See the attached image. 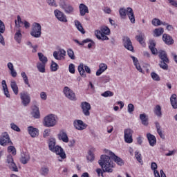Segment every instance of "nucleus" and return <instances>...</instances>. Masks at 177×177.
I'll list each match as a JSON object with an SVG mask.
<instances>
[{
    "mask_svg": "<svg viewBox=\"0 0 177 177\" xmlns=\"http://www.w3.org/2000/svg\"><path fill=\"white\" fill-rule=\"evenodd\" d=\"M99 164L102 168L104 172H113V168L115 167V164L112 162L110 156L107 155H102Z\"/></svg>",
    "mask_w": 177,
    "mask_h": 177,
    "instance_id": "obj_1",
    "label": "nucleus"
},
{
    "mask_svg": "<svg viewBox=\"0 0 177 177\" xmlns=\"http://www.w3.org/2000/svg\"><path fill=\"white\" fill-rule=\"evenodd\" d=\"M59 122V118L55 114H48L44 117L43 120V125L46 128H53V127H56L57 122Z\"/></svg>",
    "mask_w": 177,
    "mask_h": 177,
    "instance_id": "obj_2",
    "label": "nucleus"
},
{
    "mask_svg": "<svg viewBox=\"0 0 177 177\" xmlns=\"http://www.w3.org/2000/svg\"><path fill=\"white\" fill-rule=\"evenodd\" d=\"M95 35L97 39L109 41V37H107V35H110V28L107 26H102L100 28V30H95Z\"/></svg>",
    "mask_w": 177,
    "mask_h": 177,
    "instance_id": "obj_3",
    "label": "nucleus"
},
{
    "mask_svg": "<svg viewBox=\"0 0 177 177\" xmlns=\"http://www.w3.org/2000/svg\"><path fill=\"white\" fill-rule=\"evenodd\" d=\"M119 13L122 19H125L127 15L131 23L133 24H135V14L133 13V10L131 8L129 7L127 10L125 8H120Z\"/></svg>",
    "mask_w": 177,
    "mask_h": 177,
    "instance_id": "obj_4",
    "label": "nucleus"
},
{
    "mask_svg": "<svg viewBox=\"0 0 177 177\" xmlns=\"http://www.w3.org/2000/svg\"><path fill=\"white\" fill-rule=\"evenodd\" d=\"M159 57L162 60L160 64V66L161 67V68H163V70H167L168 65L167 64V63H169V59L167 56V53H165V51L160 50L159 52Z\"/></svg>",
    "mask_w": 177,
    "mask_h": 177,
    "instance_id": "obj_5",
    "label": "nucleus"
},
{
    "mask_svg": "<svg viewBox=\"0 0 177 177\" xmlns=\"http://www.w3.org/2000/svg\"><path fill=\"white\" fill-rule=\"evenodd\" d=\"M41 24L35 22L32 25V30L30 31V35L34 38H40L41 37Z\"/></svg>",
    "mask_w": 177,
    "mask_h": 177,
    "instance_id": "obj_6",
    "label": "nucleus"
},
{
    "mask_svg": "<svg viewBox=\"0 0 177 177\" xmlns=\"http://www.w3.org/2000/svg\"><path fill=\"white\" fill-rule=\"evenodd\" d=\"M105 153H106L107 156H109L111 159L113 160L116 164H118V165H120V167L124 165V160L121 159V158L115 156V154H114V153H113L111 151L105 150Z\"/></svg>",
    "mask_w": 177,
    "mask_h": 177,
    "instance_id": "obj_7",
    "label": "nucleus"
},
{
    "mask_svg": "<svg viewBox=\"0 0 177 177\" xmlns=\"http://www.w3.org/2000/svg\"><path fill=\"white\" fill-rule=\"evenodd\" d=\"M53 55L56 60H64L66 51L63 48H59L58 51H54Z\"/></svg>",
    "mask_w": 177,
    "mask_h": 177,
    "instance_id": "obj_8",
    "label": "nucleus"
},
{
    "mask_svg": "<svg viewBox=\"0 0 177 177\" xmlns=\"http://www.w3.org/2000/svg\"><path fill=\"white\" fill-rule=\"evenodd\" d=\"M57 138L59 140H62L64 143H68L69 142L68 134H67V131L64 129L59 131L57 134Z\"/></svg>",
    "mask_w": 177,
    "mask_h": 177,
    "instance_id": "obj_9",
    "label": "nucleus"
},
{
    "mask_svg": "<svg viewBox=\"0 0 177 177\" xmlns=\"http://www.w3.org/2000/svg\"><path fill=\"white\" fill-rule=\"evenodd\" d=\"M53 153H55L57 156H59V158H58V160L59 161H63V160L66 158V153L60 146H56L55 149L53 150Z\"/></svg>",
    "mask_w": 177,
    "mask_h": 177,
    "instance_id": "obj_10",
    "label": "nucleus"
},
{
    "mask_svg": "<svg viewBox=\"0 0 177 177\" xmlns=\"http://www.w3.org/2000/svg\"><path fill=\"white\" fill-rule=\"evenodd\" d=\"M20 97L21 100V103L24 106H27L30 104L31 102V97H30V94L27 92H23L20 93Z\"/></svg>",
    "mask_w": 177,
    "mask_h": 177,
    "instance_id": "obj_11",
    "label": "nucleus"
},
{
    "mask_svg": "<svg viewBox=\"0 0 177 177\" xmlns=\"http://www.w3.org/2000/svg\"><path fill=\"white\" fill-rule=\"evenodd\" d=\"M0 145L1 146H8V145H12V141L9 138L8 133H3L0 138Z\"/></svg>",
    "mask_w": 177,
    "mask_h": 177,
    "instance_id": "obj_12",
    "label": "nucleus"
},
{
    "mask_svg": "<svg viewBox=\"0 0 177 177\" xmlns=\"http://www.w3.org/2000/svg\"><path fill=\"white\" fill-rule=\"evenodd\" d=\"M132 135H133V130L131 129L124 130V142H126V143H132V142H133Z\"/></svg>",
    "mask_w": 177,
    "mask_h": 177,
    "instance_id": "obj_13",
    "label": "nucleus"
},
{
    "mask_svg": "<svg viewBox=\"0 0 177 177\" xmlns=\"http://www.w3.org/2000/svg\"><path fill=\"white\" fill-rule=\"evenodd\" d=\"M78 71L81 77H86L85 71L88 74H91V68L89 66H84V64H80L78 66Z\"/></svg>",
    "mask_w": 177,
    "mask_h": 177,
    "instance_id": "obj_14",
    "label": "nucleus"
},
{
    "mask_svg": "<svg viewBox=\"0 0 177 177\" xmlns=\"http://www.w3.org/2000/svg\"><path fill=\"white\" fill-rule=\"evenodd\" d=\"M63 92L66 97H68V99H70V100H75V93H74V91L70 89V88L65 86Z\"/></svg>",
    "mask_w": 177,
    "mask_h": 177,
    "instance_id": "obj_15",
    "label": "nucleus"
},
{
    "mask_svg": "<svg viewBox=\"0 0 177 177\" xmlns=\"http://www.w3.org/2000/svg\"><path fill=\"white\" fill-rule=\"evenodd\" d=\"M15 26L18 27H23L24 26L25 28H30V23L26 20L22 21L20 15H18L17 19H15Z\"/></svg>",
    "mask_w": 177,
    "mask_h": 177,
    "instance_id": "obj_16",
    "label": "nucleus"
},
{
    "mask_svg": "<svg viewBox=\"0 0 177 177\" xmlns=\"http://www.w3.org/2000/svg\"><path fill=\"white\" fill-rule=\"evenodd\" d=\"M73 125L75 128L77 129V131H84V129H86V127H88L86 124L84 123L82 120H75Z\"/></svg>",
    "mask_w": 177,
    "mask_h": 177,
    "instance_id": "obj_17",
    "label": "nucleus"
},
{
    "mask_svg": "<svg viewBox=\"0 0 177 177\" xmlns=\"http://www.w3.org/2000/svg\"><path fill=\"white\" fill-rule=\"evenodd\" d=\"M60 8L64 9L66 13H71L73 12L74 8L70 4L66 3L64 1H61L59 3Z\"/></svg>",
    "mask_w": 177,
    "mask_h": 177,
    "instance_id": "obj_18",
    "label": "nucleus"
},
{
    "mask_svg": "<svg viewBox=\"0 0 177 177\" xmlns=\"http://www.w3.org/2000/svg\"><path fill=\"white\" fill-rule=\"evenodd\" d=\"M7 164L9 168L15 172H17V171H19V169H17V166H16V164L15 163V162H13V157H12V156H8Z\"/></svg>",
    "mask_w": 177,
    "mask_h": 177,
    "instance_id": "obj_19",
    "label": "nucleus"
},
{
    "mask_svg": "<svg viewBox=\"0 0 177 177\" xmlns=\"http://www.w3.org/2000/svg\"><path fill=\"white\" fill-rule=\"evenodd\" d=\"M81 106H82V110L84 115H86V116L90 115L91 113L89 112V111L91 110V104L86 102H84L82 103Z\"/></svg>",
    "mask_w": 177,
    "mask_h": 177,
    "instance_id": "obj_20",
    "label": "nucleus"
},
{
    "mask_svg": "<svg viewBox=\"0 0 177 177\" xmlns=\"http://www.w3.org/2000/svg\"><path fill=\"white\" fill-rule=\"evenodd\" d=\"M28 132L31 138H37L39 135V130L32 126L28 127Z\"/></svg>",
    "mask_w": 177,
    "mask_h": 177,
    "instance_id": "obj_21",
    "label": "nucleus"
},
{
    "mask_svg": "<svg viewBox=\"0 0 177 177\" xmlns=\"http://www.w3.org/2000/svg\"><path fill=\"white\" fill-rule=\"evenodd\" d=\"M54 13L55 16L59 20V21H62V23H67V18L66 17V15L63 14V12L58 10H55Z\"/></svg>",
    "mask_w": 177,
    "mask_h": 177,
    "instance_id": "obj_22",
    "label": "nucleus"
},
{
    "mask_svg": "<svg viewBox=\"0 0 177 177\" xmlns=\"http://www.w3.org/2000/svg\"><path fill=\"white\" fill-rule=\"evenodd\" d=\"M20 161L22 164H27L30 161V153L28 151H22L21 153Z\"/></svg>",
    "mask_w": 177,
    "mask_h": 177,
    "instance_id": "obj_23",
    "label": "nucleus"
},
{
    "mask_svg": "<svg viewBox=\"0 0 177 177\" xmlns=\"http://www.w3.org/2000/svg\"><path fill=\"white\" fill-rule=\"evenodd\" d=\"M123 44L124 45V47L126 49H128V50H133V46H132V42H131V39H129L128 37H124L123 38Z\"/></svg>",
    "mask_w": 177,
    "mask_h": 177,
    "instance_id": "obj_24",
    "label": "nucleus"
},
{
    "mask_svg": "<svg viewBox=\"0 0 177 177\" xmlns=\"http://www.w3.org/2000/svg\"><path fill=\"white\" fill-rule=\"evenodd\" d=\"M147 138L148 139L150 146H152V147L156 146V143H157V139L156 138V136H153L151 133H147Z\"/></svg>",
    "mask_w": 177,
    "mask_h": 177,
    "instance_id": "obj_25",
    "label": "nucleus"
},
{
    "mask_svg": "<svg viewBox=\"0 0 177 177\" xmlns=\"http://www.w3.org/2000/svg\"><path fill=\"white\" fill-rule=\"evenodd\" d=\"M106 70H107V64H100L99 66V69L96 72L97 77L102 75V74H103Z\"/></svg>",
    "mask_w": 177,
    "mask_h": 177,
    "instance_id": "obj_26",
    "label": "nucleus"
},
{
    "mask_svg": "<svg viewBox=\"0 0 177 177\" xmlns=\"http://www.w3.org/2000/svg\"><path fill=\"white\" fill-rule=\"evenodd\" d=\"M162 40L167 45H172L174 44V39L169 35L164 34L162 35Z\"/></svg>",
    "mask_w": 177,
    "mask_h": 177,
    "instance_id": "obj_27",
    "label": "nucleus"
},
{
    "mask_svg": "<svg viewBox=\"0 0 177 177\" xmlns=\"http://www.w3.org/2000/svg\"><path fill=\"white\" fill-rule=\"evenodd\" d=\"M8 68L10 71V74L13 78H16L17 77V72L15 70V66H13V64L12 62H9L8 64Z\"/></svg>",
    "mask_w": 177,
    "mask_h": 177,
    "instance_id": "obj_28",
    "label": "nucleus"
},
{
    "mask_svg": "<svg viewBox=\"0 0 177 177\" xmlns=\"http://www.w3.org/2000/svg\"><path fill=\"white\" fill-rule=\"evenodd\" d=\"M10 87L12 89L15 95H19V86H17V83H16V81L12 80L10 82Z\"/></svg>",
    "mask_w": 177,
    "mask_h": 177,
    "instance_id": "obj_29",
    "label": "nucleus"
},
{
    "mask_svg": "<svg viewBox=\"0 0 177 177\" xmlns=\"http://www.w3.org/2000/svg\"><path fill=\"white\" fill-rule=\"evenodd\" d=\"M131 58L132 59L133 62V64L136 68V69L138 70V71H140V73H143V70L142 69V67H140V64H139V61L138 60V58L133 56H131Z\"/></svg>",
    "mask_w": 177,
    "mask_h": 177,
    "instance_id": "obj_30",
    "label": "nucleus"
},
{
    "mask_svg": "<svg viewBox=\"0 0 177 177\" xmlns=\"http://www.w3.org/2000/svg\"><path fill=\"white\" fill-rule=\"evenodd\" d=\"M1 85L5 96H6V97H10V94L9 93V90L8 89V85L6 84V81L3 80L1 82Z\"/></svg>",
    "mask_w": 177,
    "mask_h": 177,
    "instance_id": "obj_31",
    "label": "nucleus"
},
{
    "mask_svg": "<svg viewBox=\"0 0 177 177\" xmlns=\"http://www.w3.org/2000/svg\"><path fill=\"white\" fill-rule=\"evenodd\" d=\"M95 153V148H91L89 149V151H88V155L86 156V159L88 160V161H93V160H95V154H93Z\"/></svg>",
    "mask_w": 177,
    "mask_h": 177,
    "instance_id": "obj_32",
    "label": "nucleus"
},
{
    "mask_svg": "<svg viewBox=\"0 0 177 177\" xmlns=\"http://www.w3.org/2000/svg\"><path fill=\"white\" fill-rule=\"evenodd\" d=\"M80 12L81 16H85L86 13H88L89 11L88 10V6H85V4L82 3L80 5Z\"/></svg>",
    "mask_w": 177,
    "mask_h": 177,
    "instance_id": "obj_33",
    "label": "nucleus"
},
{
    "mask_svg": "<svg viewBox=\"0 0 177 177\" xmlns=\"http://www.w3.org/2000/svg\"><path fill=\"white\" fill-rule=\"evenodd\" d=\"M149 48L153 55H157V48H156V42H154V40H149Z\"/></svg>",
    "mask_w": 177,
    "mask_h": 177,
    "instance_id": "obj_34",
    "label": "nucleus"
},
{
    "mask_svg": "<svg viewBox=\"0 0 177 177\" xmlns=\"http://www.w3.org/2000/svg\"><path fill=\"white\" fill-rule=\"evenodd\" d=\"M111 80L110 76L103 75L98 78V82L99 84H107Z\"/></svg>",
    "mask_w": 177,
    "mask_h": 177,
    "instance_id": "obj_35",
    "label": "nucleus"
},
{
    "mask_svg": "<svg viewBox=\"0 0 177 177\" xmlns=\"http://www.w3.org/2000/svg\"><path fill=\"white\" fill-rule=\"evenodd\" d=\"M176 97H177L176 94L171 95V96L170 97L171 104L173 109H177V98Z\"/></svg>",
    "mask_w": 177,
    "mask_h": 177,
    "instance_id": "obj_36",
    "label": "nucleus"
},
{
    "mask_svg": "<svg viewBox=\"0 0 177 177\" xmlns=\"http://www.w3.org/2000/svg\"><path fill=\"white\" fill-rule=\"evenodd\" d=\"M75 26L82 34H85V30L84 29V27H82V24H81V22L78 20L75 21Z\"/></svg>",
    "mask_w": 177,
    "mask_h": 177,
    "instance_id": "obj_37",
    "label": "nucleus"
},
{
    "mask_svg": "<svg viewBox=\"0 0 177 177\" xmlns=\"http://www.w3.org/2000/svg\"><path fill=\"white\" fill-rule=\"evenodd\" d=\"M137 41L142 46H146V43H145V34L140 33L137 36Z\"/></svg>",
    "mask_w": 177,
    "mask_h": 177,
    "instance_id": "obj_38",
    "label": "nucleus"
},
{
    "mask_svg": "<svg viewBox=\"0 0 177 177\" xmlns=\"http://www.w3.org/2000/svg\"><path fill=\"white\" fill-rule=\"evenodd\" d=\"M152 24L153 26H155V27H158V26H167V24L165 22L161 21L160 19L155 18L152 20Z\"/></svg>",
    "mask_w": 177,
    "mask_h": 177,
    "instance_id": "obj_39",
    "label": "nucleus"
},
{
    "mask_svg": "<svg viewBox=\"0 0 177 177\" xmlns=\"http://www.w3.org/2000/svg\"><path fill=\"white\" fill-rule=\"evenodd\" d=\"M48 147L50 151H53L56 148V140L55 139H50L48 142Z\"/></svg>",
    "mask_w": 177,
    "mask_h": 177,
    "instance_id": "obj_40",
    "label": "nucleus"
},
{
    "mask_svg": "<svg viewBox=\"0 0 177 177\" xmlns=\"http://www.w3.org/2000/svg\"><path fill=\"white\" fill-rule=\"evenodd\" d=\"M32 115L34 118H39V109L37 106H33Z\"/></svg>",
    "mask_w": 177,
    "mask_h": 177,
    "instance_id": "obj_41",
    "label": "nucleus"
},
{
    "mask_svg": "<svg viewBox=\"0 0 177 177\" xmlns=\"http://www.w3.org/2000/svg\"><path fill=\"white\" fill-rule=\"evenodd\" d=\"M162 34H164V28H158L153 30L154 37H160Z\"/></svg>",
    "mask_w": 177,
    "mask_h": 177,
    "instance_id": "obj_42",
    "label": "nucleus"
},
{
    "mask_svg": "<svg viewBox=\"0 0 177 177\" xmlns=\"http://www.w3.org/2000/svg\"><path fill=\"white\" fill-rule=\"evenodd\" d=\"M140 118L142 121V124L143 125H148L149 122L147 121V116H146L145 113H142L140 115Z\"/></svg>",
    "mask_w": 177,
    "mask_h": 177,
    "instance_id": "obj_43",
    "label": "nucleus"
},
{
    "mask_svg": "<svg viewBox=\"0 0 177 177\" xmlns=\"http://www.w3.org/2000/svg\"><path fill=\"white\" fill-rule=\"evenodd\" d=\"M153 112L157 117H161V115H162V113H161V106L160 105L156 106Z\"/></svg>",
    "mask_w": 177,
    "mask_h": 177,
    "instance_id": "obj_44",
    "label": "nucleus"
},
{
    "mask_svg": "<svg viewBox=\"0 0 177 177\" xmlns=\"http://www.w3.org/2000/svg\"><path fill=\"white\" fill-rule=\"evenodd\" d=\"M21 31L17 30L15 35V41H17V42H18V44H20V42L21 41Z\"/></svg>",
    "mask_w": 177,
    "mask_h": 177,
    "instance_id": "obj_45",
    "label": "nucleus"
},
{
    "mask_svg": "<svg viewBox=\"0 0 177 177\" xmlns=\"http://www.w3.org/2000/svg\"><path fill=\"white\" fill-rule=\"evenodd\" d=\"M38 57H39L40 62H41V63L45 64H46V63H48V57H46L45 55H44V54H42L41 53H38Z\"/></svg>",
    "mask_w": 177,
    "mask_h": 177,
    "instance_id": "obj_46",
    "label": "nucleus"
},
{
    "mask_svg": "<svg viewBox=\"0 0 177 177\" xmlns=\"http://www.w3.org/2000/svg\"><path fill=\"white\" fill-rule=\"evenodd\" d=\"M21 75L24 80V84H26V85H28V86L30 88V82H28V77H27L26 72H22L21 73Z\"/></svg>",
    "mask_w": 177,
    "mask_h": 177,
    "instance_id": "obj_47",
    "label": "nucleus"
},
{
    "mask_svg": "<svg viewBox=\"0 0 177 177\" xmlns=\"http://www.w3.org/2000/svg\"><path fill=\"white\" fill-rule=\"evenodd\" d=\"M37 67L40 73H45V64L39 62Z\"/></svg>",
    "mask_w": 177,
    "mask_h": 177,
    "instance_id": "obj_48",
    "label": "nucleus"
},
{
    "mask_svg": "<svg viewBox=\"0 0 177 177\" xmlns=\"http://www.w3.org/2000/svg\"><path fill=\"white\" fill-rule=\"evenodd\" d=\"M50 70L51 71H57L59 70V65L54 61L51 62Z\"/></svg>",
    "mask_w": 177,
    "mask_h": 177,
    "instance_id": "obj_49",
    "label": "nucleus"
},
{
    "mask_svg": "<svg viewBox=\"0 0 177 177\" xmlns=\"http://www.w3.org/2000/svg\"><path fill=\"white\" fill-rule=\"evenodd\" d=\"M67 53L70 59H71L72 60H75V55H74V51L73 50V49L68 48L67 50Z\"/></svg>",
    "mask_w": 177,
    "mask_h": 177,
    "instance_id": "obj_50",
    "label": "nucleus"
},
{
    "mask_svg": "<svg viewBox=\"0 0 177 177\" xmlns=\"http://www.w3.org/2000/svg\"><path fill=\"white\" fill-rule=\"evenodd\" d=\"M156 127L157 129V132L158 135L160 136V138H164V134H162V131H161V127H160V123L158 122H156Z\"/></svg>",
    "mask_w": 177,
    "mask_h": 177,
    "instance_id": "obj_51",
    "label": "nucleus"
},
{
    "mask_svg": "<svg viewBox=\"0 0 177 177\" xmlns=\"http://www.w3.org/2000/svg\"><path fill=\"white\" fill-rule=\"evenodd\" d=\"M135 157H136L137 161H138V162H140V164H141V165L143 164V160H142V154H140L138 151H136Z\"/></svg>",
    "mask_w": 177,
    "mask_h": 177,
    "instance_id": "obj_52",
    "label": "nucleus"
},
{
    "mask_svg": "<svg viewBox=\"0 0 177 177\" xmlns=\"http://www.w3.org/2000/svg\"><path fill=\"white\" fill-rule=\"evenodd\" d=\"M151 77L153 81H160L161 78L158 75V74L156 73L155 72H152L151 73Z\"/></svg>",
    "mask_w": 177,
    "mask_h": 177,
    "instance_id": "obj_53",
    "label": "nucleus"
},
{
    "mask_svg": "<svg viewBox=\"0 0 177 177\" xmlns=\"http://www.w3.org/2000/svg\"><path fill=\"white\" fill-rule=\"evenodd\" d=\"M102 96L104 97H111V96H114V93L110 91H106L102 94Z\"/></svg>",
    "mask_w": 177,
    "mask_h": 177,
    "instance_id": "obj_54",
    "label": "nucleus"
},
{
    "mask_svg": "<svg viewBox=\"0 0 177 177\" xmlns=\"http://www.w3.org/2000/svg\"><path fill=\"white\" fill-rule=\"evenodd\" d=\"M8 152L11 153L12 156H16V148L14 146H9L8 147Z\"/></svg>",
    "mask_w": 177,
    "mask_h": 177,
    "instance_id": "obj_55",
    "label": "nucleus"
},
{
    "mask_svg": "<svg viewBox=\"0 0 177 177\" xmlns=\"http://www.w3.org/2000/svg\"><path fill=\"white\" fill-rule=\"evenodd\" d=\"M68 71L71 74L75 73V66L73 64H70L68 66Z\"/></svg>",
    "mask_w": 177,
    "mask_h": 177,
    "instance_id": "obj_56",
    "label": "nucleus"
},
{
    "mask_svg": "<svg viewBox=\"0 0 177 177\" xmlns=\"http://www.w3.org/2000/svg\"><path fill=\"white\" fill-rule=\"evenodd\" d=\"M91 41V39H85V40H83L82 41H78L77 39H75V42L76 43V44H78V45H80V46H84V44H86V43H88V42H90Z\"/></svg>",
    "mask_w": 177,
    "mask_h": 177,
    "instance_id": "obj_57",
    "label": "nucleus"
},
{
    "mask_svg": "<svg viewBox=\"0 0 177 177\" xmlns=\"http://www.w3.org/2000/svg\"><path fill=\"white\" fill-rule=\"evenodd\" d=\"M128 111H129V114H132V113H133V111H135V106H133V104H129Z\"/></svg>",
    "mask_w": 177,
    "mask_h": 177,
    "instance_id": "obj_58",
    "label": "nucleus"
},
{
    "mask_svg": "<svg viewBox=\"0 0 177 177\" xmlns=\"http://www.w3.org/2000/svg\"><path fill=\"white\" fill-rule=\"evenodd\" d=\"M0 32L1 34H3V32H5V24L1 20H0Z\"/></svg>",
    "mask_w": 177,
    "mask_h": 177,
    "instance_id": "obj_59",
    "label": "nucleus"
},
{
    "mask_svg": "<svg viewBox=\"0 0 177 177\" xmlns=\"http://www.w3.org/2000/svg\"><path fill=\"white\" fill-rule=\"evenodd\" d=\"M11 128L13 129V131H16L17 132H20V128L17 127V125L15 124V123H11Z\"/></svg>",
    "mask_w": 177,
    "mask_h": 177,
    "instance_id": "obj_60",
    "label": "nucleus"
},
{
    "mask_svg": "<svg viewBox=\"0 0 177 177\" xmlns=\"http://www.w3.org/2000/svg\"><path fill=\"white\" fill-rule=\"evenodd\" d=\"M49 135H50V129H47L44 130V131L43 133L44 138H48V136H49Z\"/></svg>",
    "mask_w": 177,
    "mask_h": 177,
    "instance_id": "obj_61",
    "label": "nucleus"
},
{
    "mask_svg": "<svg viewBox=\"0 0 177 177\" xmlns=\"http://www.w3.org/2000/svg\"><path fill=\"white\" fill-rule=\"evenodd\" d=\"M40 97L41 100H46L48 99V95L45 92H41L40 93Z\"/></svg>",
    "mask_w": 177,
    "mask_h": 177,
    "instance_id": "obj_62",
    "label": "nucleus"
},
{
    "mask_svg": "<svg viewBox=\"0 0 177 177\" xmlns=\"http://www.w3.org/2000/svg\"><path fill=\"white\" fill-rule=\"evenodd\" d=\"M48 172H49V169L46 167H43L41 169V174L42 175H48Z\"/></svg>",
    "mask_w": 177,
    "mask_h": 177,
    "instance_id": "obj_63",
    "label": "nucleus"
},
{
    "mask_svg": "<svg viewBox=\"0 0 177 177\" xmlns=\"http://www.w3.org/2000/svg\"><path fill=\"white\" fill-rule=\"evenodd\" d=\"M169 3L171 5V6H174V8H177V1L176 0H168Z\"/></svg>",
    "mask_w": 177,
    "mask_h": 177,
    "instance_id": "obj_64",
    "label": "nucleus"
}]
</instances>
